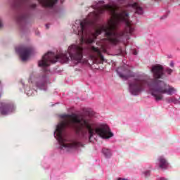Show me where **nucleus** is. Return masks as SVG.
I'll list each match as a JSON object with an SVG mask.
<instances>
[{
    "label": "nucleus",
    "instance_id": "obj_1",
    "mask_svg": "<svg viewBox=\"0 0 180 180\" xmlns=\"http://www.w3.org/2000/svg\"><path fill=\"white\" fill-rule=\"evenodd\" d=\"M118 2L120 5L126 7V9L122 10L118 13H116V7L109 4L98 8V13L95 14L96 16L108 11L111 15V19L105 26L98 28L94 33L91 34L88 33V26L91 25V22L84 20L80 22L78 36L80 37L82 43L87 44L94 43L103 32H105L107 40L112 44H117L119 41H122V39H126V40L130 39V35L133 34V32H134V25L129 20V11L132 9L134 13L143 15V8L131 0H119Z\"/></svg>",
    "mask_w": 180,
    "mask_h": 180
},
{
    "label": "nucleus",
    "instance_id": "obj_2",
    "mask_svg": "<svg viewBox=\"0 0 180 180\" xmlns=\"http://www.w3.org/2000/svg\"><path fill=\"white\" fill-rule=\"evenodd\" d=\"M62 119H64L56 127L55 131L56 137L60 146V150L65 148L68 151L77 148L78 147H84V144L81 142H77L74 141H68L67 139L63 137V131L67 127H72L75 129L76 134L82 139H86L89 131V139L91 140L94 137V134H98L101 139H110L113 137V133L110 131V128L108 125H101L94 129L92 126L94 123L89 119H85L84 117H79L76 114L72 115H62L60 116Z\"/></svg>",
    "mask_w": 180,
    "mask_h": 180
},
{
    "label": "nucleus",
    "instance_id": "obj_3",
    "mask_svg": "<svg viewBox=\"0 0 180 180\" xmlns=\"http://www.w3.org/2000/svg\"><path fill=\"white\" fill-rule=\"evenodd\" d=\"M151 72L153 74L154 79H146L141 76L134 78L133 81L129 82V92L132 95H139L144 91L146 85H148L150 92L155 101H162L164 96L162 94L172 95L176 92V89L167 84L161 79L164 77V68L161 65H153L151 68Z\"/></svg>",
    "mask_w": 180,
    "mask_h": 180
},
{
    "label": "nucleus",
    "instance_id": "obj_4",
    "mask_svg": "<svg viewBox=\"0 0 180 180\" xmlns=\"http://www.w3.org/2000/svg\"><path fill=\"white\" fill-rule=\"evenodd\" d=\"M83 51L84 49L82 47L77 45H72L68 47L66 53L56 55V53L53 52H48L42 56V59L38 62V65L43 68H47V67H50L51 63L54 64V63H57V61L68 63L70 58H71L72 61L81 63V60L84 57Z\"/></svg>",
    "mask_w": 180,
    "mask_h": 180
},
{
    "label": "nucleus",
    "instance_id": "obj_5",
    "mask_svg": "<svg viewBox=\"0 0 180 180\" xmlns=\"http://www.w3.org/2000/svg\"><path fill=\"white\" fill-rule=\"evenodd\" d=\"M42 6L46 8H53L58 0H37ZM14 4L16 6H22L27 5L30 9H36V4H29V0H14Z\"/></svg>",
    "mask_w": 180,
    "mask_h": 180
},
{
    "label": "nucleus",
    "instance_id": "obj_6",
    "mask_svg": "<svg viewBox=\"0 0 180 180\" xmlns=\"http://www.w3.org/2000/svg\"><path fill=\"white\" fill-rule=\"evenodd\" d=\"M16 110V107L12 102H0V113L3 116H6L9 113H13Z\"/></svg>",
    "mask_w": 180,
    "mask_h": 180
},
{
    "label": "nucleus",
    "instance_id": "obj_7",
    "mask_svg": "<svg viewBox=\"0 0 180 180\" xmlns=\"http://www.w3.org/2000/svg\"><path fill=\"white\" fill-rule=\"evenodd\" d=\"M116 72L122 79H128L129 77H133V72L129 65H124L123 66L119 67L116 70Z\"/></svg>",
    "mask_w": 180,
    "mask_h": 180
},
{
    "label": "nucleus",
    "instance_id": "obj_8",
    "mask_svg": "<svg viewBox=\"0 0 180 180\" xmlns=\"http://www.w3.org/2000/svg\"><path fill=\"white\" fill-rule=\"evenodd\" d=\"M18 51L20 53V57L21 58L22 60L26 61V60L30 57V54H32L33 49L30 46H23L19 48Z\"/></svg>",
    "mask_w": 180,
    "mask_h": 180
},
{
    "label": "nucleus",
    "instance_id": "obj_9",
    "mask_svg": "<svg viewBox=\"0 0 180 180\" xmlns=\"http://www.w3.org/2000/svg\"><path fill=\"white\" fill-rule=\"evenodd\" d=\"M90 57L93 61H98V58H100L101 61H105L103 55L97 47L91 46V55Z\"/></svg>",
    "mask_w": 180,
    "mask_h": 180
},
{
    "label": "nucleus",
    "instance_id": "obj_10",
    "mask_svg": "<svg viewBox=\"0 0 180 180\" xmlns=\"http://www.w3.org/2000/svg\"><path fill=\"white\" fill-rule=\"evenodd\" d=\"M158 164H159V167L162 169H167V168L168 167V162H167V160L164 158V157L162 156L159 158Z\"/></svg>",
    "mask_w": 180,
    "mask_h": 180
},
{
    "label": "nucleus",
    "instance_id": "obj_11",
    "mask_svg": "<svg viewBox=\"0 0 180 180\" xmlns=\"http://www.w3.org/2000/svg\"><path fill=\"white\" fill-rule=\"evenodd\" d=\"M165 101L167 103H174V105L179 103V101L175 97L166 98Z\"/></svg>",
    "mask_w": 180,
    "mask_h": 180
},
{
    "label": "nucleus",
    "instance_id": "obj_12",
    "mask_svg": "<svg viewBox=\"0 0 180 180\" xmlns=\"http://www.w3.org/2000/svg\"><path fill=\"white\" fill-rule=\"evenodd\" d=\"M103 153L104 154L105 157H106V158H109V157L112 155V153L110 152V150L107 148L103 149Z\"/></svg>",
    "mask_w": 180,
    "mask_h": 180
},
{
    "label": "nucleus",
    "instance_id": "obj_13",
    "mask_svg": "<svg viewBox=\"0 0 180 180\" xmlns=\"http://www.w3.org/2000/svg\"><path fill=\"white\" fill-rule=\"evenodd\" d=\"M26 19H27V15L26 14L20 15L17 18L18 22H23L24 20H26Z\"/></svg>",
    "mask_w": 180,
    "mask_h": 180
},
{
    "label": "nucleus",
    "instance_id": "obj_14",
    "mask_svg": "<svg viewBox=\"0 0 180 180\" xmlns=\"http://www.w3.org/2000/svg\"><path fill=\"white\" fill-rule=\"evenodd\" d=\"M173 71H174V70H172V69H171V68H167V69H166V72H167V74H168L169 75H171V74H172Z\"/></svg>",
    "mask_w": 180,
    "mask_h": 180
},
{
    "label": "nucleus",
    "instance_id": "obj_15",
    "mask_svg": "<svg viewBox=\"0 0 180 180\" xmlns=\"http://www.w3.org/2000/svg\"><path fill=\"white\" fill-rule=\"evenodd\" d=\"M3 25H2V20H1L0 18V29L2 27Z\"/></svg>",
    "mask_w": 180,
    "mask_h": 180
},
{
    "label": "nucleus",
    "instance_id": "obj_16",
    "mask_svg": "<svg viewBox=\"0 0 180 180\" xmlns=\"http://www.w3.org/2000/svg\"><path fill=\"white\" fill-rule=\"evenodd\" d=\"M170 67H172V68L174 67V62L170 63Z\"/></svg>",
    "mask_w": 180,
    "mask_h": 180
},
{
    "label": "nucleus",
    "instance_id": "obj_17",
    "mask_svg": "<svg viewBox=\"0 0 180 180\" xmlns=\"http://www.w3.org/2000/svg\"><path fill=\"white\" fill-rule=\"evenodd\" d=\"M134 56H136L137 52L136 51L134 52Z\"/></svg>",
    "mask_w": 180,
    "mask_h": 180
},
{
    "label": "nucleus",
    "instance_id": "obj_18",
    "mask_svg": "<svg viewBox=\"0 0 180 180\" xmlns=\"http://www.w3.org/2000/svg\"><path fill=\"white\" fill-rule=\"evenodd\" d=\"M146 174H147L148 175V174H150V172H146Z\"/></svg>",
    "mask_w": 180,
    "mask_h": 180
},
{
    "label": "nucleus",
    "instance_id": "obj_19",
    "mask_svg": "<svg viewBox=\"0 0 180 180\" xmlns=\"http://www.w3.org/2000/svg\"><path fill=\"white\" fill-rule=\"evenodd\" d=\"M160 180H167V179L162 178Z\"/></svg>",
    "mask_w": 180,
    "mask_h": 180
},
{
    "label": "nucleus",
    "instance_id": "obj_20",
    "mask_svg": "<svg viewBox=\"0 0 180 180\" xmlns=\"http://www.w3.org/2000/svg\"><path fill=\"white\" fill-rule=\"evenodd\" d=\"M46 28L49 29V25H46Z\"/></svg>",
    "mask_w": 180,
    "mask_h": 180
},
{
    "label": "nucleus",
    "instance_id": "obj_21",
    "mask_svg": "<svg viewBox=\"0 0 180 180\" xmlns=\"http://www.w3.org/2000/svg\"><path fill=\"white\" fill-rule=\"evenodd\" d=\"M1 84H2V82L0 81V85H1Z\"/></svg>",
    "mask_w": 180,
    "mask_h": 180
},
{
    "label": "nucleus",
    "instance_id": "obj_22",
    "mask_svg": "<svg viewBox=\"0 0 180 180\" xmlns=\"http://www.w3.org/2000/svg\"><path fill=\"white\" fill-rule=\"evenodd\" d=\"M2 96V95L0 94V98Z\"/></svg>",
    "mask_w": 180,
    "mask_h": 180
},
{
    "label": "nucleus",
    "instance_id": "obj_23",
    "mask_svg": "<svg viewBox=\"0 0 180 180\" xmlns=\"http://www.w3.org/2000/svg\"><path fill=\"white\" fill-rule=\"evenodd\" d=\"M102 4H103V1H101Z\"/></svg>",
    "mask_w": 180,
    "mask_h": 180
},
{
    "label": "nucleus",
    "instance_id": "obj_24",
    "mask_svg": "<svg viewBox=\"0 0 180 180\" xmlns=\"http://www.w3.org/2000/svg\"><path fill=\"white\" fill-rule=\"evenodd\" d=\"M44 71H47V70H46V69H44Z\"/></svg>",
    "mask_w": 180,
    "mask_h": 180
}]
</instances>
